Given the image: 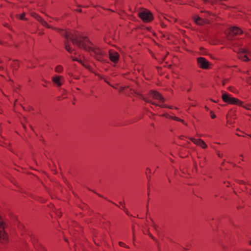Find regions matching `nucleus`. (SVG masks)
<instances>
[{
	"label": "nucleus",
	"mask_w": 251,
	"mask_h": 251,
	"mask_svg": "<svg viewBox=\"0 0 251 251\" xmlns=\"http://www.w3.org/2000/svg\"><path fill=\"white\" fill-rule=\"evenodd\" d=\"M59 31L62 36L66 39L65 42V48L69 53H72L73 51L71 49L69 43V41H71L74 45H76L79 48L88 51L90 54L97 60L100 61H104L103 51L100 48L91 47L92 43L86 37L76 32L73 33L63 30H59Z\"/></svg>",
	"instance_id": "nucleus-1"
},
{
	"label": "nucleus",
	"mask_w": 251,
	"mask_h": 251,
	"mask_svg": "<svg viewBox=\"0 0 251 251\" xmlns=\"http://www.w3.org/2000/svg\"><path fill=\"white\" fill-rule=\"evenodd\" d=\"M222 99L225 102L230 104L241 105L243 103L239 100L232 97L231 95L226 93H224L223 94Z\"/></svg>",
	"instance_id": "nucleus-2"
},
{
	"label": "nucleus",
	"mask_w": 251,
	"mask_h": 251,
	"mask_svg": "<svg viewBox=\"0 0 251 251\" xmlns=\"http://www.w3.org/2000/svg\"><path fill=\"white\" fill-rule=\"evenodd\" d=\"M138 15L145 22H150L153 19L151 13L148 10L144 9L138 12Z\"/></svg>",
	"instance_id": "nucleus-3"
},
{
	"label": "nucleus",
	"mask_w": 251,
	"mask_h": 251,
	"mask_svg": "<svg viewBox=\"0 0 251 251\" xmlns=\"http://www.w3.org/2000/svg\"><path fill=\"white\" fill-rule=\"evenodd\" d=\"M4 228V224L0 217V240L2 244L6 243L8 239V235L6 233Z\"/></svg>",
	"instance_id": "nucleus-4"
},
{
	"label": "nucleus",
	"mask_w": 251,
	"mask_h": 251,
	"mask_svg": "<svg viewBox=\"0 0 251 251\" xmlns=\"http://www.w3.org/2000/svg\"><path fill=\"white\" fill-rule=\"evenodd\" d=\"M242 33V30L238 27L234 26L231 27L229 29L228 34L227 35V39L229 41H232L234 36L238 34H241Z\"/></svg>",
	"instance_id": "nucleus-5"
},
{
	"label": "nucleus",
	"mask_w": 251,
	"mask_h": 251,
	"mask_svg": "<svg viewBox=\"0 0 251 251\" xmlns=\"http://www.w3.org/2000/svg\"><path fill=\"white\" fill-rule=\"evenodd\" d=\"M198 65L203 69L209 68V62L204 57H200L197 58Z\"/></svg>",
	"instance_id": "nucleus-6"
},
{
	"label": "nucleus",
	"mask_w": 251,
	"mask_h": 251,
	"mask_svg": "<svg viewBox=\"0 0 251 251\" xmlns=\"http://www.w3.org/2000/svg\"><path fill=\"white\" fill-rule=\"evenodd\" d=\"M149 96L154 100H158L159 102H164L165 99L158 92L151 90L149 93Z\"/></svg>",
	"instance_id": "nucleus-7"
},
{
	"label": "nucleus",
	"mask_w": 251,
	"mask_h": 251,
	"mask_svg": "<svg viewBox=\"0 0 251 251\" xmlns=\"http://www.w3.org/2000/svg\"><path fill=\"white\" fill-rule=\"evenodd\" d=\"M109 58L111 61L116 63L118 62L120 55L115 50H109Z\"/></svg>",
	"instance_id": "nucleus-8"
},
{
	"label": "nucleus",
	"mask_w": 251,
	"mask_h": 251,
	"mask_svg": "<svg viewBox=\"0 0 251 251\" xmlns=\"http://www.w3.org/2000/svg\"><path fill=\"white\" fill-rule=\"evenodd\" d=\"M31 15L38 21H39L44 26L49 28H52L47 24V23L46 21H45L40 16L38 15L37 14L33 13L31 14Z\"/></svg>",
	"instance_id": "nucleus-9"
},
{
	"label": "nucleus",
	"mask_w": 251,
	"mask_h": 251,
	"mask_svg": "<svg viewBox=\"0 0 251 251\" xmlns=\"http://www.w3.org/2000/svg\"><path fill=\"white\" fill-rule=\"evenodd\" d=\"M63 79V77L59 75H55L52 78V81L56 84L57 86L60 87L62 85L61 80Z\"/></svg>",
	"instance_id": "nucleus-10"
},
{
	"label": "nucleus",
	"mask_w": 251,
	"mask_h": 251,
	"mask_svg": "<svg viewBox=\"0 0 251 251\" xmlns=\"http://www.w3.org/2000/svg\"><path fill=\"white\" fill-rule=\"evenodd\" d=\"M248 52V50L246 49H242L241 50V53L239 54V57L245 61H248L249 60V58L247 56L246 54H245Z\"/></svg>",
	"instance_id": "nucleus-11"
},
{
	"label": "nucleus",
	"mask_w": 251,
	"mask_h": 251,
	"mask_svg": "<svg viewBox=\"0 0 251 251\" xmlns=\"http://www.w3.org/2000/svg\"><path fill=\"white\" fill-rule=\"evenodd\" d=\"M195 22L199 25H202L205 23H208L207 20H204L203 19L200 18L198 16H195L193 18Z\"/></svg>",
	"instance_id": "nucleus-12"
},
{
	"label": "nucleus",
	"mask_w": 251,
	"mask_h": 251,
	"mask_svg": "<svg viewBox=\"0 0 251 251\" xmlns=\"http://www.w3.org/2000/svg\"><path fill=\"white\" fill-rule=\"evenodd\" d=\"M142 99L146 102H147L148 103H150V104H151L152 105H156V106H160L161 107H168V105H166V104H157V103L153 102L151 100H150L149 99H147V98H144V97H143Z\"/></svg>",
	"instance_id": "nucleus-13"
},
{
	"label": "nucleus",
	"mask_w": 251,
	"mask_h": 251,
	"mask_svg": "<svg viewBox=\"0 0 251 251\" xmlns=\"http://www.w3.org/2000/svg\"><path fill=\"white\" fill-rule=\"evenodd\" d=\"M162 116H163V117H165L166 118H170V119H173V120L177 121L183 123L184 124L186 125V124L184 122L183 120L181 119H180V118H179L178 117H173L172 116L169 115L167 113H165V114H163Z\"/></svg>",
	"instance_id": "nucleus-14"
},
{
	"label": "nucleus",
	"mask_w": 251,
	"mask_h": 251,
	"mask_svg": "<svg viewBox=\"0 0 251 251\" xmlns=\"http://www.w3.org/2000/svg\"><path fill=\"white\" fill-rule=\"evenodd\" d=\"M190 139L191 140V141H192L195 144L198 145V146H200V144H201V142H199L200 140H202L201 139H195L194 138H190Z\"/></svg>",
	"instance_id": "nucleus-15"
},
{
	"label": "nucleus",
	"mask_w": 251,
	"mask_h": 251,
	"mask_svg": "<svg viewBox=\"0 0 251 251\" xmlns=\"http://www.w3.org/2000/svg\"><path fill=\"white\" fill-rule=\"evenodd\" d=\"M63 70V68L61 65H57L55 69V71L56 72L59 73L62 72Z\"/></svg>",
	"instance_id": "nucleus-16"
},
{
	"label": "nucleus",
	"mask_w": 251,
	"mask_h": 251,
	"mask_svg": "<svg viewBox=\"0 0 251 251\" xmlns=\"http://www.w3.org/2000/svg\"><path fill=\"white\" fill-rule=\"evenodd\" d=\"M199 142H201L200 146H201L203 149H206L207 147V145L203 140H200Z\"/></svg>",
	"instance_id": "nucleus-17"
},
{
	"label": "nucleus",
	"mask_w": 251,
	"mask_h": 251,
	"mask_svg": "<svg viewBox=\"0 0 251 251\" xmlns=\"http://www.w3.org/2000/svg\"><path fill=\"white\" fill-rule=\"evenodd\" d=\"M25 13H23L22 14L20 15V16H18L19 17V18L20 20H26V19L25 17Z\"/></svg>",
	"instance_id": "nucleus-18"
},
{
	"label": "nucleus",
	"mask_w": 251,
	"mask_h": 251,
	"mask_svg": "<svg viewBox=\"0 0 251 251\" xmlns=\"http://www.w3.org/2000/svg\"><path fill=\"white\" fill-rule=\"evenodd\" d=\"M119 245L121 246V247H125V248H129V247L126 246L124 243L123 242H120L119 243Z\"/></svg>",
	"instance_id": "nucleus-19"
},
{
	"label": "nucleus",
	"mask_w": 251,
	"mask_h": 251,
	"mask_svg": "<svg viewBox=\"0 0 251 251\" xmlns=\"http://www.w3.org/2000/svg\"><path fill=\"white\" fill-rule=\"evenodd\" d=\"M39 250V251H47L46 250V249L41 245H40Z\"/></svg>",
	"instance_id": "nucleus-20"
},
{
	"label": "nucleus",
	"mask_w": 251,
	"mask_h": 251,
	"mask_svg": "<svg viewBox=\"0 0 251 251\" xmlns=\"http://www.w3.org/2000/svg\"><path fill=\"white\" fill-rule=\"evenodd\" d=\"M124 211L126 212V213L127 215H129V213L128 210L126 208V207H124Z\"/></svg>",
	"instance_id": "nucleus-21"
},
{
	"label": "nucleus",
	"mask_w": 251,
	"mask_h": 251,
	"mask_svg": "<svg viewBox=\"0 0 251 251\" xmlns=\"http://www.w3.org/2000/svg\"><path fill=\"white\" fill-rule=\"evenodd\" d=\"M210 112L211 113V118L212 119L215 118L216 117V115L212 113V111H210Z\"/></svg>",
	"instance_id": "nucleus-22"
},
{
	"label": "nucleus",
	"mask_w": 251,
	"mask_h": 251,
	"mask_svg": "<svg viewBox=\"0 0 251 251\" xmlns=\"http://www.w3.org/2000/svg\"><path fill=\"white\" fill-rule=\"evenodd\" d=\"M31 239L32 240V242H33V244H34V242L36 240V239L35 237V236L32 237H31Z\"/></svg>",
	"instance_id": "nucleus-23"
},
{
	"label": "nucleus",
	"mask_w": 251,
	"mask_h": 251,
	"mask_svg": "<svg viewBox=\"0 0 251 251\" xmlns=\"http://www.w3.org/2000/svg\"><path fill=\"white\" fill-rule=\"evenodd\" d=\"M217 155H218L219 157H222L223 154H221L219 151H217Z\"/></svg>",
	"instance_id": "nucleus-24"
},
{
	"label": "nucleus",
	"mask_w": 251,
	"mask_h": 251,
	"mask_svg": "<svg viewBox=\"0 0 251 251\" xmlns=\"http://www.w3.org/2000/svg\"><path fill=\"white\" fill-rule=\"evenodd\" d=\"M153 226L154 228V229L157 230V226L155 225V224H153Z\"/></svg>",
	"instance_id": "nucleus-25"
},
{
	"label": "nucleus",
	"mask_w": 251,
	"mask_h": 251,
	"mask_svg": "<svg viewBox=\"0 0 251 251\" xmlns=\"http://www.w3.org/2000/svg\"><path fill=\"white\" fill-rule=\"evenodd\" d=\"M149 236H150V237H151L152 239H153L154 240H155V239L154 237H153V236H152L151 233H150V234H149Z\"/></svg>",
	"instance_id": "nucleus-26"
},
{
	"label": "nucleus",
	"mask_w": 251,
	"mask_h": 251,
	"mask_svg": "<svg viewBox=\"0 0 251 251\" xmlns=\"http://www.w3.org/2000/svg\"><path fill=\"white\" fill-rule=\"evenodd\" d=\"M228 90H229L230 91H232L233 92H234V90H235V89L234 88H229Z\"/></svg>",
	"instance_id": "nucleus-27"
},
{
	"label": "nucleus",
	"mask_w": 251,
	"mask_h": 251,
	"mask_svg": "<svg viewBox=\"0 0 251 251\" xmlns=\"http://www.w3.org/2000/svg\"><path fill=\"white\" fill-rule=\"evenodd\" d=\"M226 81H227L226 80H223V85H225V84H226Z\"/></svg>",
	"instance_id": "nucleus-28"
},
{
	"label": "nucleus",
	"mask_w": 251,
	"mask_h": 251,
	"mask_svg": "<svg viewBox=\"0 0 251 251\" xmlns=\"http://www.w3.org/2000/svg\"><path fill=\"white\" fill-rule=\"evenodd\" d=\"M73 60H75V61H79V62H80L81 63V61H79V60H77V59H74V58H73Z\"/></svg>",
	"instance_id": "nucleus-29"
},
{
	"label": "nucleus",
	"mask_w": 251,
	"mask_h": 251,
	"mask_svg": "<svg viewBox=\"0 0 251 251\" xmlns=\"http://www.w3.org/2000/svg\"><path fill=\"white\" fill-rule=\"evenodd\" d=\"M205 108L206 110H209V108L206 106H205Z\"/></svg>",
	"instance_id": "nucleus-30"
},
{
	"label": "nucleus",
	"mask_w": 251,
	"mask_h": 251,
	"mask_svg": "<svg viewBox=\"0 0 251 251\" xmlns=\"http://www.w3.org/2000/svg\"><path fill=\"white\" fill-rule=\"evenodd\" d=\"M120 203L122 205H123L125 204H124V203H123V202H120Z\"/></svg>",
	"instance_id": "nucleus-31"
},
{
	"label": "nucleus",
	"mask_w": 251,
	"mask_h": 251,
	"mask_svg": "<svg viewBox=\"0 0 251 251\" xmlns=\"http://www.w3.org/2000/svg\"><path fill=\"white\" fill-rule=\"evenodd\" d=\"M187 91L188 92H190V91H191V89H190V88H188V89L187 90Z\"/></svg>",
	"instance_id": "nucleus-32"
},
{
	"label": "nucleus",
	"mask_w": 251,
	"mask_h": 251,
	"mask_svg": "<svg viewBox=\"0 0 251 251\" xmlns=\"http://www.w3.org/2000/svg\"><path fill=\"white\" fill-rule=\"evenodd\" d=\"M167 108H169L170 109H172V106H168Z\"/></svg>",
	"instance_id": "nucleus-33"
},
{
	"label": "nucleus",
	"mask_w": 251,
	"mask_h": 251,
	"mask_svg": "<svg viewBox=\"0 0 251 251\" xmlns=\"http://www.w3.org/2000/svg\"><path fill=\"white\" fill-rule=\"evenodd\" d=\"M79 12H81V9H78L77 10Z\"/></svg>",
	"instance_id": "nucleus-34"
},
{
	"label": "nucleus",
	"mask_w": 251,
	"mask_h": 251,
	"mask_svg": "<svg viewBox=\"0 0 251 251\" xmlns=\"http://www.w3.org/2000/svg\"><path fill=\"white\" fill-rule=\"evenodd\" d=\"M122 207H123V209L124 210V207H125V204L123 205Z\"/></svg>",
	"instance_id": "nucleus-35"
},
{
	"label": "nucleus",
	"mask_w": 251,
	"mask_h": 251,
	"mask_svg": "<svg viewBox=\"0 0 251 251\" xmlns=\"http://www.w3.org/2000/svg\"><path fill=\"white\" fill-rule=\"evenodd\" d=\"M191 106H195V105H194V104H192L191 105Z\"/></svg>",
	"instance_id": "nucleus-36"
},
{
	"label": "nucleus",
	"mask_w": 251,
	"mask_h": 251,
	"mask_svg": "<svg viewBox=\"0 0 251 251\" xmlns=\"http://www.w3.org/2000/svg\"><path fill=\"white\" fill-rule=\"evenodd\" d=\"M236 135H237L238 136H240V135H239V134H236Z\"/></svg>",
	"instance_id": "nucleus-37"
},
{
	"label": "nucleus",
	"mask_w": 251,
	"mask_h": 251,
	"mask_svg": "<svg viewBox=\"0 0 251 251\" xmlns=\"http://www.w3.org/2000/svg\"><path fill=\"white\" fill-rule=\"evenodd\" d=\"M207 13L208 14H210L209 12H207Z\"/></svg>",
	"instance_id": "nucleus-38"
},
{
	"label": "nucleus",
	"mask_w": 251,
	"mask_h": 251,
	"mask_svg": "<svg viewBox=\"0 0 251 251\" xmlns=\"http://www.w3.org/2000/svg\"><path fill=\"white\" fill-rule=\"evenodd\" d=\"M105 82H107V83L109 84L108 82H107V81H105Z\"/></svg>",
	"instance_id": "nucleus-39"
},
{
	"label": "nucleus",
	"mask_w": 251,
	"mask_h": 251,
	"mask_svg": "<svg viewBox=\"0 0 251 251\" xmlns=\"http://www.w3.org/2000/svg\"><path fill=\"white\" fill-rule=\"evenodd\" d=\"M105 82H107V83L109 84L108 82H107V81H105Z\"/></svg>",
	"instance_id": "nucleus-40"
},
{
	"label": "nucleus",
	"mask_w": 251,
	"mask_h": 251,
	"mask_svg": "<svg viewBox=\"0 0 251 251\" xmlns=\"http://www.w3.org/2000/svg\"><path fill=\"white\" fill-rule=\"evenodd\" d=\"M250 136L251 137V135H250Z\"/></svg>",
	"instance_id": "nucleus-41"
}]
</instances>
